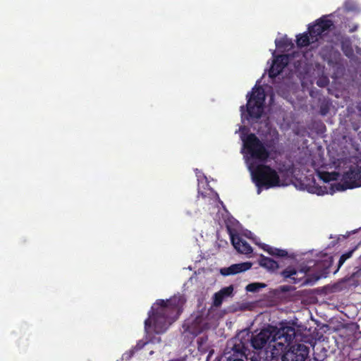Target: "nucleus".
I'll return each mask as SVG.
<instances>
[{
  "label": "nucleus",
  "mask_w": 361,
  "mask_h": 361,
  "mask_svg": "<svg viewBox=\"0 0 361 361\" xmlns=\"http://www.w3.org/2000/svg\"><path fill=\"white\" fill-rule=\"evenodd\" d=\"M244 147L250 154L247 159L249 169L252 175L253 180L258 187L257 193L261 192V188H266L281 185V181L277 172L269 166L259 164L255 166L254 161H265L269 157V152L262 142L255 134H250L246 137L241 136Z\"/></svg>",
  "instance_id": "nucleus-1"
},
{
  "label": "nucleus",
  "mask_w": 361,
  "mask_h": 361,
  "mask_svg": "<svg viewBox=\"0 0 361 361\" xmlns=\"http://www.w3.org/2000/svg\"><path fill=\"white\" fill-rule=\"evenodd\" d=\"M295 337V329L292 326L277 328L269 326L252 335L250 342L255 349H265L267 353L270 352L272 357H276L284 352L285 346L289 345Z\"/></svg>",
  "instance_id": "nucleus-2"
},
{
  "label": "nucleus",
  "mask_w": 361,
  "mask_h": 361,
  "mask_svg": "<svg viewBox=\"0 0 361 361\" xmlns=\"http://www.w3.org/2000/svg\"><path fill=\"white\" fill-rule=\"evenodd\" d=\"M185 302L181 295L159 301V333L165 331L178 319Z\"/></svg>",
  "instance_id": "nucleus-3"
},
{
  "label": "nucleus",
  "mask_w": 361,
  "mask_h": 361,
  "mask_svg": "<svg viewBox=\"0 0 361 361\" xmlns=\"http://www.w3.org/2000/svg\"><path fill=\"white\" fill-rule=\"evenodd\" d=\"M265 93L262 87L255 86L247 100V111L251 118H259L264 110Z\"/></svg>",
  "instance_id": "nucleus-4"
},
{
  "label": "nucleus",
  "mask_w": 361,
  "mask_h": 361,
  "mask_svg": "<svg viewBox=\"0 0 361 361\" xmlns=\"http://www.w3.org/2000/svg\"><path fill=\"white\" fill-rule=\"evenodd\" d=\"M309 269L304 267L302 269H296L294 267H288L284 269L281 274L285 279H289L290 281L297 283L302 281V285H312L319 279V276L314 279L306 278V275Z\"/></svg>",
  "instance_id": "nucleus-5"
},
{
  "label": "nucleus",
  "mask_w": 361,
  "mask_h": 361,
  "mask_svg": "<svg viewBox=\"0 0 361 361\" xmlns=\"http://www.w3.org/2000/svg\"><path fill=\"white\" fill-rule=\"evenodd\" d=\"M290 344L282 355L281 361H305L309 355V348L303 343ZM286 346L288 345L285 348Z\"/></svg>",
  "instance_id": "nucleus-6"
},
{
  "label": "nucleus",
  "mask_w": 361,
  "mask_h": 361,
  "mask_svg": "<svg viewBox=\"0 0 361 361\" xmlns=\"http://www.w3.org/2000/svg\"><path fill=\"white\" fill-rule=\"evenodd\" d=\"M343 185H336L337 190H344L347 188H353L361 186V169L355 166L345 172L343 176Z\"/></svg>",
  "instance_id": "nucleus-7"
},
{
  "label": "nucleus",
  "mask_w": 361,
  "mask_h": 361,
  "mask_svg": "<svg viewBox=\"0 0 361 361\" xmlns=\"http://www.w3.org/2000/svg\"><path fill=\"white\" fill-rule=\"evenodd\" d=\"M158 301H156L149 312V317L145 322V329L147 334H158Z\"/></svg>",
  "instance_id": "nucleus-8"
},
{
  "label": "nucleus",
  "mask_w": 361,
  "mask_h": 361,
  "mask_svg": "<svg viewBox=\"0 0 361 361\" xmlns=\"http://www.w3.org/2000/svg\"><path fill=\"white\" fill-rule=\"evenodd\" d=\"M332 25V22L330 20L322 18L312 27H309V34L311 36L312 42L317 41L318 37L322 35Z\"/></svg>",
  "instance_id": "nucleus-9"
},
{
  "label": "nucleus",
  "mask_w": 361,
  "mask_h": 361,
  "mask_svg": "<svg viewBox=\"0 0 361 361\" xmlns=\"http://www.w3.org/2000/svg\"><path fill=\"white\" fill-rule=\"evenodd\" d=\"M231 243L238 252L243 255H249L252 252V247L238 235L231 234Z\"/></svg>",
  "instance_id": "nucleus-10"
},
{
  "label": "nucleus",
  "mask_w": 361,
  "mask_h": 361,
  "mask_svg": "<svg viewBox=\"0 0 361 361\" xmlns=\"http://www.w3.org/2000/svg\"><path fill=\"white\" fill-rule=\"evenodd\" d=\"M288 56L287 55H281L277 56L270 68L269 70V76L271 78H274L278 75L282 70L288 65Z\"/></svg>",
  "instance_id": "nucleus-11"
},
{
  "label": "nucleus",
  "mask_w": 361,
  "mask_h": 361,
  "mask_svg": "<svg viewBox=\"0 0 361 361\" xmlns=\"http://www.w3.org/2000/svg\"><path fill=\"white\" fill-rule=\"evenodd\" d=\"M251 267L252 264L250 262L235 264L231 265L229 267L221 269L220 272L224 276H228L248 270L251 268Z\"/></svg>",
  "instance_id": "nucleus-12"
},
{
  "label": "nucleus",
  "mask_w": 361,
  "mask_h": 361,
  "mask_svg": "<svg viewBox=\"0 0 361 361\" xmlns=\"http://www.w3.org/2000/svg\"><path fill=\"white\" fill-rule=\"evenodd\" d=\"M233 291V287L232 286H229L228 287H225L220 290L219 292L216 293L214 295L213 299H214V306L215 307H219L224 300L226 298L230 297L232 295Z\"/></svg>",
  "instance_id": "nucleus-13"
},
{
  "label": "nucleus",
  "mask_w": 361,
  "mask_h": 361,
  "mask_svg": "<svg viewBox=\"0 0 361 361\" xmlns=\"http://www.w3.org/2000/svg\"><path fill=\"white\" fill-rule=\"evenodd\" d=\"M259 265L269 271H275L279 268V264L276 262L271 258L261 256L259 259Z\"/></svg>",
  "instance_id": "nucleus-14"
},
{
  "label": "nucleus",
  "mask_w": 361,
  "mask_h": 361,
  "mask_svg": "<svg viewBox=\"0 0 361 361\" xmlns=\"http://www.w3.org/2000/svg\"><path fill=\"white\" fill-rule=\"evenodd\" d=\"M259 245L264 250L267 252L271 255L278 256V257H285L288 255V252L284 250L272 247L266 244H261Z\"/></svg>",
  "instance_id": "nucleus-15"
},
{
  "label": "nucleus",
  "mask_w": 361,
  "mask_h": 361,
  "mask_svg": "<svg viewBox=\"0 0 361 361\" xmlns=\"http://www.w3.org/2000/svg\"><path fill=\"white\" fill-rule=\"evenodd\" d=\"M312 42L311 36L305 33L298 37L297 44L299 47H306Z\"/></svg>",
  "instance_id": "nucleus-16"
},
{
  "label": "nucleus",
  "mask_w": 361,
  "mask_h": 361,
  "mask_svg": "<svg viewBox=\"0 0 361 361\" xmlns=\"http://www.w3.org/2000/svg\"><path fill=\"white\" fill-rule=\"evenodd\" d=\"M147 344L148 342H144L140 340L137 343L136 345L128 353H126L125 355H126L128 358H130L132 356H133L136 351L141 350Z\"/></svg>",
  "instance_id": "nucleus-17"
},
{
  "label": "nucleus",
  "mask_w": 361,
  "mask_h": 361,
  "mask_svg": "<svg viewBox=\"0 0 361 361\" xmlns=\"http://www.w3.org/2000/svg\"><path fill=\"white\" fill-rule=\"evenodd\" d=\"M266 285L262 283H252L246 286V290L249 292H257L260 288H264Z\"/></svg>",
  "instance_id": "nucleus-18"
},
{
  "label": "nucleus",
  "mask_w": 361,
  "mask_h": 361,
  "mask_svg": "<svg viewBox=\"0 0 361 361\" xmlns=\"http://www.w3.org/2000/svg\"><path fill=\"white\" fill-rule=\"evenodd\" d=\"M353 254V251L348 252L343 255H342L338 261V269L343 265V264L345 262L346 259H349Z\"/></svg>",
  "instance_id": "nucleus-19"
},
{
  "label": "nucleus",
  "mask_w": 361,
  "mask_h": 361,
  "mask_svg": "<svg viewBox=\"0 0 361 361\" xmlns=\"http://www.w3.org/2000/svg\"><path fill=\"white\" fill-rule=\"evenodd\" d=\"M240 109H241V112H242V117H244V115H245L244 106H241Z\"/></svg>",
  "instance_id": "nucleus-20"
},
{
  "label": "nucleus",
  "mask_w": 361,
  "mask_h": 361,
  "mask_svg": "<svg viewBox=\"0 0 361 361\" xmlns=\"http://www.w3.org/2000/svg\"><path fill=\"white\" fill-rule=\"evenodd\" d=\"M279 42L276 40V46H279Z\"/></svg>",
  "instance_id": "nucleus-21"
},
{
  "label": "nucleus",
  "mask_w": 361,
  "mask_h": 361,
  "mask_svg": "<svg viewBox=\"0 0 361 361\" xmlns=\"http://www.w3.org/2000/svg\"><path fill=\"white\" fill-rule=\"evenodd\" d=\"M247 116H249L250 117H251L248 113H247V115H245V114L244 115V116H245V117H247Z\"/></svg>",
  "instance_id": "nucleus-22"
},
{
  "label": "nucleus",
  "mask_w": 361,
  "mask_h": 361,
  "mask_svg": "<svg viewBox=\"0 0 361 361\" xmlns=\"http://www.w3.org/2000/svg\"><path fill=\"white\" fill-rule=\"evenodd\" d=\"M319 86H321L322 85V82L318 83Z\"/></svg>",
  "instance_id": "nucleus-23"
},
{
  "label": "nucleus",
  "mask_w": 361,
  "mask_h": 361,
  "mask_svg": "<svg viewBox=\"0 0 361 361\" xmlns=\"http://www.w3.org/2000/svg\"><path fill=\"white\" fill-rule=\"evenodd\" d=\"M319 86H321L322 85V82L318 83Z\"/></svg>",
  "instance_id": "nucleus-24"
},
{
  "label": "nucleus",
  "mask_w": 361,
  "mask_h": 361,
  "mask_svg": "<svg viewBox=\"0 0 361 361\" xmlns=\"http://www.w3.org/2000/svg\"><path fill=\"white\" fill-rule=\"evenodd\" d=\"M233 361H243V360H235Z\"/></svg>",
  "instance_id": "nucleus-25"
}]
</instances>
